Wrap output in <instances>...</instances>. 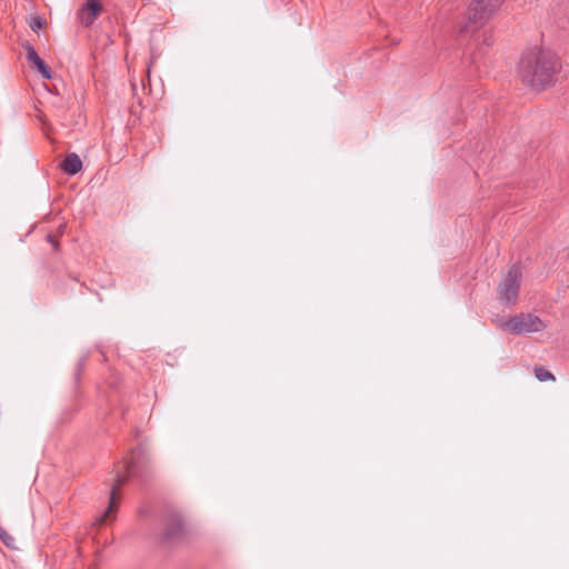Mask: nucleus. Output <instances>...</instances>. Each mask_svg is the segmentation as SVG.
I'll return each mask as SVG.
<instances>
[{
    "mask_svg": "<svg viewBox=\"0 0 569 569\" xmlns=\"http://www.w3.org/2000/svg\"><path fill=\"white\" fill-rule=\"evenodd\" d=\"M0 540L8 548H14L16 539L2 526H0Z\"/></svg>",
    "mask_w": 569,
    "mask_h": 569,
    "instance_id": "11",
    "label": "nucleus"
},
{
    "mask_svg": "<svg viewBox=\"0 0 569 569\" xmlns=\"http://www.w3.org/2000/svg\"><path fill=\"white\" fill-rule=\"evenodd\" d=\"M102 10L103 9L99 0H87V2L79 8L77 18L83 27H90Z\"/></svg>",
    "mask_w": 569,
    "mask_h": 569,
    "instance_id": "6",
    "label": "nucleus"
},
{
    "mask_svg": "<svg viewBox=\"0 0 569 569\" xmlns=\"http://www.w3.org/2000/svg\"><path fill=\"white\" fill-rule=\"evenodd\" d=\"M535 376L539 381L555 380V376L545 367H536Z\"/></svg>",
    "mask_w": 569,
    "mask_h": 569,
    "instance_id": "10",
    "label": "nucleus"
},
{
    "mask_svg": "<svg viewBox=\"0 0 569 569\" xmlns=\"http://www.w3.org/2000/svg\"><path fill=\"white\" fill-rule=\"evenodd\" d=\"M522 271L519 264H512L507 274L502 278L498 293L499 299L507 305L516 303L521 286Z\"/></svg>",
    "mask_w": 569,
    "mask_h": 569,
    "instance_id": "4",
    "label": "nucleus"
},
{
    "mask_svg": "<svg viewBox=\"0 0 569 569\" xmlns=\"http://www.w3.org/2000/svg\"><path fill=\"white\" fill-rule=\"evenodd\" d=\"M27 51V61L29 64L37 69V71L44 78V79H51V69L49 66L46 64V62L39 57L38 52L31 44H27L26 47Z\"/></svg>",
    "mask_w": 569,
    "mask_h": 569,
    "instance_id": "7",
    "label": "nucleus"
},
{
    "mask_svg": "<svg viewBox=\"0 0 569 569\" xmlns=\"http://www.w3.org/2000/svg\"><path fill=\"white\" fill-rule=\"evenodd\" d=\"M505 0H489V2L491 4H489V7L491 8H500V6L502 4Z\"/></svg>",
    "mask_w": 569,
    "mask_h": 569,
    "instance_id": "14",
    "label": "nucleus"
},
{
    "mask_svg": "<svg viewBox=\"0 0 569 569\" xmlns=\"http://www.w3.org/2000/svg\"><path fill=\"white\" fill-rule=\"evenodd\" d=\"M184 529L183 520L180 517H173L167 525L166 536L169 539L179 538Z\"/></svg>",
    "mask_w": 569,
    "mask_h": 569,
    "instance_id": "9",
    "label": "nucleus"
},
{
    "mask_svg": "<svg viewBox=\"0 0 569 569\" xmlns=\"http://www.w3.org/2000/svg\"><path fill=\"white\" fill-rule=\"evenodd\" d=\"M500 328L515 335H525L542 331L546 328V325L538 316L532 313H520L511 317L507 321H503L500 325Z\"/></svg>",
    "mask_w": 569,
    "mask_h": 569,
    "instance_id": "3",
    "label": "nucleus"
},
{
    "mask_svg": "<svg viewBox=\"0 0 569 569\" xmlns=\"http://www.w3.org/2000/svg\"><path fill=\"white\" fill-rule=\"evenodd\" d=\"M46 26L44 19L41 17H33L31 21L29 22V27L32 29V31L38 32L40 29H42Z\"/></svg>",
    "mask_w": 569,
    "mask_h": 569,
    "instance_id": "12",
    "label": "nucleus"
},
{
    "mask_svg": "<svg viewBox=\"0 0 569 569\" xmlns=\"http://www.w3.org/2000/svg\"><path fill=\"white\" fill-rule=\"evenodd\" d=\"M140 452L131 450L121 462L116 466V479L110 492V502L106 512L99 518L100 523H104L108 519L112 518L116 510L117 495L120 488L134 476L136 467Z\"/></svg>",
    "mask_w": 569,
    "mask_h": 569,
    "instance_id": "2",
    "label": "nucleus"
},
{
    "mask_svg": "<svg viewBox=\"0 0 569 569\" xmlns=\"http://www.w3.org/2000/svg\"><path fill=\"white\" fill-rule=\"evenodd\" d=\"M489 0H473L469 7V20L476 26H482L499 8H491Z\"/></svg>",
    "mask_w": 569,
    "mask_h": 569,
    "instance_id": "5",
    "label": "nucleus"
},
{
    "mask_svg": "<svg viewBox=\"0 0 569 569\" xmlns=\"http://www.w3.org/2000/svg\"><path fill=\"white\" fill-rule=\"evenodd\" d=\"M60 168L68 174H76L82 169V161L77 153H69L62 161Z\"/></svg>",
    "mask_w": 569,
    "mask_h": 569,
    "instance_id": "8",
    "label": "nucleus"
},
{
    "mask_svg": "<svg viewBox=\"0 0 569 569\" xmlns=\"http://www.w3.org/2000/svg\"><path fill=\"white\" fill-rule=\"evenodd\" d=\"M561 68V61L555 52L536 47L522 53L518 77L523 84L540 91L555 83Z\"/></svg>",
    "mask_w": 569,
    "mask_h": 569,
    "instance_id": "1",
    "label": "nucleus"
},
{
    "mask_svg": "<svg viewBox=\"0 0 569 569\" xmlns=\"http://www.w3.org/2000/svg\"><path fill=\"white\" fill-rule=\"evenodd\" d=\"M47 241L53 247L54 250H59L60 244H59L58 239L54 236L48 234Z\"/></svg>",
    "mask_w": 569,
    "mask_h": 569,
    "instance_id": "13",
    "label": "nucleus"
}]
</instances>
